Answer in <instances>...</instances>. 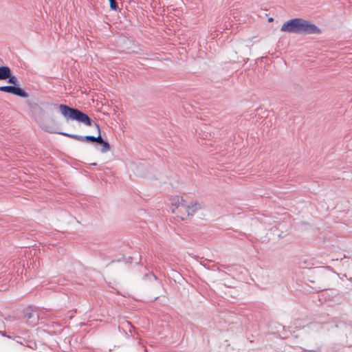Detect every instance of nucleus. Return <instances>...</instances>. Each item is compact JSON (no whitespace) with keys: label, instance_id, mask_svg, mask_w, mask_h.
Segmentation results:
<instances>
[{"label":"nucleus","instance_id":"nucleus-1","mask_svg":"<svg viewBox=\"0 0 352 352\" xmlns=\"http://www.w3.org/2000/svg\"><path fill=\"white\" fill-rule=\"evenodd\" d=\"M280 30L296 34H320L321 32L320 29L316 25L301 18L287 21L281 26Z\"/></svg>","mask_w":352,"mask_h":352},{"label":"nucleus","instance_id":"nucleus-2","mask_svg":"<svg viewBox=\"0 0 352 352\" xmlns=\"http://www.w3.org/2000/svg\"><path fill=\"white\" fill-rule=\"evenodd\" d=\"M59 109L66 119L76 120L89 126L92 124L90 118L77 109L71 108L65 104H60Z\"/></svg>","mask_w":352,"mask_h":352},{"label":"nucleus","instance_id":"nucleus-3","mask_svg":"<svg viewBox=\"0 0 352 352\" xmlns=\"http://www.w3.org/2000/svg\"><path fill=\"white\" fill-rule=\"evenodd\" d=\"M200 208L199 205L197 203L187 204L186 201L179 206V208L174 214L175 217L177 219L184 220L189 216L192 215Z\"/></svg>","mask_w":352,"mask_h":352},{"label":"nucleus","instance_id":"nucleus-4","mask_svg":"<svg viewBox=\"0 0 352 352\" xmlns=\"http://www.w3.org/2000/svg\"><path fill=\"white\" fill-rule=\"evenodd\" d=\"M0 91L6 92V93H10L14 95H16V96H18L20 97H23V98L28 97V94L19 87L1 86V87H0Z\"/></svg>","mask_w":352,"mask_h":352},{"label":"nucleus","instance_id":"nucleus-5","mask_svg":"<svg viewBox=\"0 0 352 352\" xmlns=\"http://www.w3.org/2000/svg\"><path fill=\"white\" fill-rule=\"evenodd\" d=\"M170 208L172 213L175 214L176 211L179 208V206L183 204L185 201L182 197L179 195L172 196L169 199Z\"/></svg>","mask_w":352,"mask_h":352},{"label":"nucleus","instance_id":"nucleus-6","mask_svg":"<svg viewBox=\"0 0 352 352\" xmlns=\"http://www.w3.org/2000/svg\"><path fill=\"white\" fill-rule=\"evenodd\" d=\"M60 134H61L64 136L70 138L72 139H74V140H76L78 141H80V142H82L84 140H87V141H90L91 142H95V137L91 136V135H87V136L83 137V136H80L78 135L69 134L67 133H60Z\"/></svg>","mask_w":352,"mask_h":352},{"label":"nucleus","instance_id":"nucleus-7","mask_svg":"<svg viewBox=\"0 0 352 352\" xmlns=\"http://www.w3.org/2000/svg\"><path fill=\"white\" fill-rule=\"evenodd\" d=\"M10 74H11V70L8 67H7V66L0 67V80L7 79L8 77H10Z\"/></svg>","mask_w":352,"mask_h":352},{"label":"nucleus","instance_id":"nucleus-8","mask_svg":"<svg viewBox=\"0 0 352 352\" xmlns=\"http://www.w3.org/2000/svg\"><path fill=\"white\" fill-rule=\"evenodd\" d=\"M95 126L97 128V130H98V137H95V142H97L98 144H102L104 140H102L101 135H100V126L98 124L95 123Z\"/></svg>","mask_w":352,"mask_h":352},{"label":"nucleus","instance_id":"nucleus-9","mask_svg":"<svg viewBox=\"0 0 352 352\" xmlns=\"http://www.w3.org/2000/svg\"><path fill=\"white\" fill-rule=\"evenodd\" d=\"M109 6L110 10L112 11H118V6L116 0H109Z\"/></svg>","mask_w":352,"mask_h":352},{"label":"nucleus","instance_id":"nucleus-10","mask_svg":"<svg viewBox=\"0 0 352 352\" xmlns=\"http://www.w3.org/2000/svg\"><path fill=\"white\" fill-rule=\"evenodd\" d=\"M8 78V82L13 84V85H17L18 80L17 78L14 76H11V74H10V77Z\"/></svg>","mask_w":352,"mask_h":352},{"label":"nucleus","instance_id":"nucleus-11","mask_svg":"<svg viewBox=\"0 0 352 352\" xmlns=\"http://www.w3.org/2000/svg\"><path fill=\"white\" fill-rule=\"evenodd\" d=\"M102 144L103 145V149H102L103 151H107L109 150L110 146H109V144H108V142L104 141Z\"/></svg>","mask_w":352,"mask_h":352},{"label":"nucleus","instance_id":"nucleus-12","mask_svg":"<svg viewBox=\"0 0 352 352\" xmlns=\"http://www.w3.org/2000/svg\"><path fill=\"white\" fill-rule=\"evenodd\" d=\"M272 20H273V19H272V18H270V19H269V21H272Z\"/></svg>","mask_w":352,"mask_h":352}]
</instances>
